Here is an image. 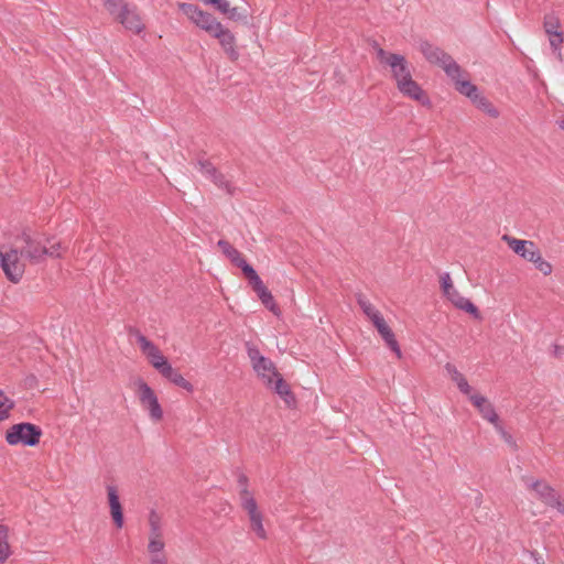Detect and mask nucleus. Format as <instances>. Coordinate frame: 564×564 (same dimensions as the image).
I'll return each mask as SVG.
<instances>
[{
	"label": "nucleus",
	"instance_id": "f257e3e1",
	"mask_svg": "<svg viewBox=\"0 0 564 564\" xmlns=\"http://www.w3.org/2000/svg\"><path fill=\"white\" fill-rule=\"evenodd\" d=\"M419 50L429 63L440 66L448 78H456L458 75H463L464 70L462 67L452 55L441 47L426 40H421L419 42Z\"/></svg>",
	"mask_w": 564,
	"mask_h": 564
},
{
	"label": "nucleus",
	"instance_id": "f03ea898",
	"mask_svg": "<svg viewBox=\"0 0 564 564\" xmlns=\"http://www.w3.org/2000/svg\"><path fill=\"white\" fill-rule=\"evenodd\" d=\"M42 430L32 423H18L12 425L6 433V441L10 445L22 444L35 446L40 443Z\"/></svg>",
	"mask_w": 564,
	"mask_h": 564
},
{
	"label": "nucleus",
	"instance_id": "7ed1b4c3",
	"mask_svg": "<svg viewBox=\"0 0 564 564\" xmlns=\"http://www.w3.org/2000/svg\"><path fill=\"white\" fill-rule=\"evenodd\" d=\"M128 333L131 336L137 338V341L140 346L141 351L148 358L149 362L160 373L165 370V367H169L170 364L167 359L163 356L161 350L149 340L138 328L130 326L128 328Z\"/></svg>",
	"mask_w": 564,
	"mask_h": 564
},
{
	"label": "nucleus",
	"instance_id": "20e7f679",
	"mask_svg": "<svg viewBox=\"0 0 564 564\" xmlns=\"http://www.w3.org/2000/svg\"><path fill=\"white\" fill-rule=\"evenodd\" d=\"M0 265L6 276L13 283H18L24 272V265L19 261V251L10 249L3 252L0 249Z\"/></svg>",
	"mask_w": 564,
	"mask_h": 564
},
{
	"label": "nucleus",
	"instance_id": "39448f33",
	"mask_svg": "<svg viewBox=\"0 0 564 564\" xmlns=\"http://www.w3.org/2000/svg\"><path fill=\"white\" fill-rule=\"evenodd\" d=\"M139 400L143 408L148 409L153 421H160L163 417V410L151 387L143 380L138 381Z\"/></svg>",
	"mask_w": 564,
	"mask_h": 564
},
{
	"label": "nucleus",
	"instance_id": "423d86ee",
	"mask_svg": "<svg viewBox=\"0 0 564 564\" xmlns=\"http://www.w3.org/2000/svg\"><path fill=\"white\" fill-rule=\"evenodd\" d=\"M214 39H217L224 52L230 61H237L239 53L236 47V39L231 31L219 21L214 20Z\"/></svg>",
	"mask_w": 564,
	"mask_h": 564
},
{
	"label": "nucleus",
	"instance_id": "0eeeda50",
	"mask_svg": "<svg viewBox=\"0 0 564 564\" xmlns=\"http://www.w3.org/2000/svg\"><path fill=\"white\" fill-rule=\"evenodd\" d=\"M543 26L546 34L549 35L550 45L553 48V52L555 53L557 59L562 61L563 58L561 45L563 43V33L560 30L561 23L558 18L553 14L545 15Z\"/></svg>",
	"mask_w": 564,
	"mask_h": 564
},
{
	"label": "nucleus",
	"instance_id": "6e6552de",
	"mask_svg": "<svg viewBox=\"0 0 564 564\" xmlns=\"http://www.w3.org/2000/svg\"><path fill=\"white\" fill-rule=\"evenodd\" d=\"M177 7L196 26L207 32L212 31V17L208 12L192 3L180 2Z\"/></svg>",
	"mask_w": 564,
	"mask_h": 564
},
{
	"label": "nucleus",
	"instance_id": "1a4fd4ad",
	"mask_svg": "<svg viewBox=\"0 0 564 564\" xmlns=\"http://www.w3.org/2000/svg\"><path fill=\"white\" fill-rule=\"evenodd\" d=\"M399 91L417 102H420L423 106H431V100L427 96V94L422 89V87L411 77L405 79L404 82H400L397 86Z\"/></svg>",
	"mask_w": 564,
	"mask_h": 564
},
{
	"label": "nucleus",
	"instance_id": "9d476101",
	"mask_svg": "<svg viewBox=\"0 0 564 564\" xmlns=\"http://www.w3.org/2000/svg\"><path fill=\"white\" fill-rule=\"evenodd\" d=\"M470 402L477 408L481 416L494 425L499 422V416L494 405L479 393H471L469 395Z\"/></svg>",
	"mask_w": 564,
	"mask_h": 564
},
{
	"label": "nucleus",
	"instance_id": "9b49d317",
	"mask_svg": "<svg viewBox=\"0 0 564 564\" xmlns=\"http://www.w3.org/2000/svg\"><path fill=\"white\" fill-rule=\"evenodd\" d=\"M25 246L21 249V254L29 258L33 262H40L45 256V246H41L31 238L25 231L20 236Z\"/></svg>",
	"mask_w": 564,
	"mask_h": 564
},
{
	"label": "nucleus",
	"instance_id": "f8f14e48",
	"mask_svg": "<svg viewBox=\"0 0 564 564\" xmlns=\"http://www.w3.org/2000/svg\"><path fill=\"white\" fill-rule=\"evenodd\" d=\"M373 326L384 340L386 345L395 352L398 358H401V349L398 340L395 339L394 333L386 323L383 316H377Z\"/></svg>",
	"mask_w": 564,
	"mask_h": 564
},
{
	"label": "nucleus",
	"instance_id": "ddd939ff",
	"mask_svg": "<svg viewBox=\"0 0 564 564\" xmlns=\"http://www.w3.org/2000/svg\"><path fill=\"white\" fill-rule=\"evenodd\" d=\"M251 366L256 373L263 380L267 387H271L273 379L280 375L274 364L264 356L261 359H258V361Z\"/></svg>",
	"mask_w": 564,
	"mask_h": 564
},
{
	"label": "nucleus",
	"instance_id": "4468645a",
	"mask_svg": "<svg viewBox=\"0 0 564 564\" xmlns=\"http://www.w3.org/2000/svg\"><path fill=\"white\" fill-rule=\"evenodd\" d=\"M214 10L231 22H243L247 19L246 10L241 11L238 7H231L229 0H214Z\"/></svg>",
	"mask_w": 564,
	"mask_h": 564
},
{
	"label": "nucleus",
	"instance_id": "2eb2a0df",
	"mask_svg": "<svg viewBox=\"0 0 564 564\" xmlns=\"http://www.w3.org/2000/svg\"><path fill=\"white\" fill-rule=\"evenodd\" d=\"M120 22L127 30L139 34L144 30V24L139 13L137 12L135 7H129L127 10L122 11L117 20Z\"/></svg>",
	"mask_w": 564,
	"mask_h": 564
},
{
	"label": "nucleus",
	"instance_id": "dca6fc26",
	"mask_svg": "<svg viewBox=\"0 0 564 564\" xmlns=\"http://www.w3.org/2000/svg\"><path fill=\"white\" fill-rule=\"evenodd\" d=\"M390 68L392 73V77L395 80L397 86L400 82H404L409 77L412 76L411 65L406 61V58L399 54L391 57Z\"/></svg>",
	"mask_w": 564,
	"mask_h": 564
},
{
	"label": "nucleus",
	"instance_id": "f3484780",
	"mask_svg": "<svg viewBox=\"0 0 564 564\" xmlns=\"http://www.w3.org/2000/svg\"><path fill=\"white\" fill-rule=\"evenodd\" d=\"M107 494L112 520L116 527L121 529L123 525V511L119 500L117 488L115 486H107Z\"/></svg>",
	"mask_w": 564,
	"mask_h": 564
},
{
	"label": "nucleus",
	"instance_id": "a211bd4d",
	"mask_svg": "<svg viewBox=\"0 0 564 564\" xmlns=\"http://www.w3.org/2000/svg\"><path fill=\"white\" fill-rule=\"evenodd\" d=\"M269 388L280 395L288 408H294L296 405V398L281 375L273 379V383Z\"/></svg>",
	"mask_w": 564,
	"mask_h": 564
},
{
	"label": "nucleus",
	"instance_id": "6ab92c4d",
	"mask_svg": "<svg viewBox=\"0 0 564 564\" xmlns=\"http://www.w3.org/2000/svg\"><path fill=\"white\" fill-rule=\"evenodd\" d=\"M530 487L536 492L539 499L550 507L552 502L560 496L557 491L543 480H534Z\"/></svg>",
	"mask_w": 564,
	"mask_h": 564
},
{
	"label": "nucleus",
	"instance_id": "aec40b11",
	"mask_svg": "<svg viewBox=\"0 0 564 564\" xmlns=\"http://www.w3.org/2000/svg\"><path fill=\"white\" fill-rule=\"evenodd\" d=\"M525 260L532 262L534 268L542 274L550 275L552 273V264L542 258L541 251L535 243L533 249L528 252Z\"/></svg>",
	"mask_w": 564,
	"mask_h": 564
},
{
	"label": "nucleus",
	"instance_id": "412c9836",
	"mask_svg": "<svg viewBox=\"0 0 564 564\" xmlns=\"http://www.w3.org/2000/svg\"><path fill=\"white\" fill-rule=\"evenodd\" d=\"M460 77H462V75H458L456 78H449V79L454 83L455 89L459 94L466 96L470 100H475V98H477L478 94H479L478 87L476 85H474L470 80L462 79Z\"/></svg>",
	"mask_w": 564,
	"mask_h": 564
},
{
	"label": "nucleus",
	"instance_id": "4be33fe9",
	"mask_svg": "<svg viewBox=\"0 0 564 564\" xmlns=\"http://www.w3.org/2000/svg\"><path fill=\"white\" fill-rule=\"evenodd\" d=\"M509 246V248L520 256L521 258L525 259L528 252L533 249V246L535 242L531 240H521L509 236H503L502 238Z\"/></svg>",
	"mask_w": 564,
	"mask_h": 564
},
{
	"label": "nucleus",
	"instance_id": "5701e85b",
	"mask_svg": "<svg viewBox=\"0 0 564 564\" xmlns=\"http://www.w3.org/2000/svg\"><path fill=\"white\" fill-rule=\"evenodd\" d=\"M445 370L448 372L452 380L456 382L459 391L469 397L471 394L473 389L468 384L466 378L457 370L455 365L447 362L445 365Z\"/></svg>",
	"mask_w": 564,
	"mask_h": 564
},
{
	"label": "nucleus",
	"instance_id": "b1692460",
	"mask_svg": "<svg viewBox=\"0 0 564 564\" xmlns=\"http://www.w3.org/2000/svg\"><path fill=\"white\" fill-rule=\"evenodd\" d=\"M240 501L242 509L248 513L249 519L256 516L261 514L258 510V505L251 492L248 488H241L240 490Z\"/></svg>",
	"mask_w": 564,
	"mask_h": 564
},
{
	"label": "nucleus",
	"instance_id": "393cba45",
	"mask_svg": "<svg viewBox=\"0 0 564 564\" xmlns=\"http://www.w3.org/2000/svg\"><path fill=\"white\" fill-rule=\"evenodd\" d=\"M161 375L175 386L183 388L187 391H191L193 388L191 382H188L176 369L172 368L171 365L169 367H165V370L162 371Z\"/></svg>",
	"mask_w": 564,
	"mask_h": 564
},
{
	"label": "nucleus",
	"instance_id": "a878e982",
	"mask_svg": "<svg viewBox=\"0 0 564 564\" xmlns=\"http://www.w3.org/2000/svg\"><path fill=\"white\" fill-rule=\"evenodd\" d=\"M217 246L220 248L221 252L228 259H230V261L238 268H240L242 265L241 261H246L245 258L241 256V253L234 246H231L228 241L220 239L217 242Z\"/></svg>",
	"mask_w": 564,
	"mask_h": 564
},
{
	"label": "nucleus",
	"instance_id": "bb28decb",
	"mask_svg": "<svg viewBox=\"0 0 564 564\" xmlns=\"http://www.w3.org/2000/svg\"><path fill=\"white\" fill-rule=\"evenodd\" d=\"M261 303L272 313L278 314L280 312L279 306L274 302V299L268 288L264 285H260L259 288L253 290Z\"/></svg>",
	"mask_w": 564,
	"mask_h": 564
},
{
	"label": "nucleus",
	"instance_id": "cd10ccee",
	"mask_svg": "<svg viewBox=\"0 0 564 564\" xmlns=\"http://www.w3.org/2000/svg\"><path fill=\"white\" fill-rule=\"evenodd\" d=\"M241 271L243 275L248 279L249 284L252 286V290L259 288L263 284L262 280L258 275L257 271L253 269L251 264H249L247 261H241Z\"/></svg>",
	"mask_w": 564,
	"mask_h": 564
},
{
	"label": "nucleus",
	"instance_id": "c85d7f7f",
	"mask_svg": "<svg viewBox=\"0 0 564 564\" xmlns=\"http://www.w3.org/2000/svg\"><path fill=\"white\" fill-rule=\"evenodd\" d=\"M9 529L7 525L0 524V564L4 563L11 554L8 541Z\"/></svg>",
	"mask_w": 564,
	"mask_h": 564
},
{
	"label": "nucleus",
	"instance_id": "c756f323",
	"mask_svg": "<svg viewBox=\"0 0 564 564\" xmlns=\"http://www.w3.org/2000/svg\"><path fill=\"white\" fill-rule=\"evenodd\" d=\"M357 303L365 313V315L375 324L377 316H382L381 313L362 295H357Z\"/></svg>",
	"mask_w": 564,
	"mask_h": 564
},
{
	"label": "nucleus",
	"instance_id": "7c9ffc66",
	"mask_svg": "<svg viewBox=\"0 0 564 564\" xmlns=\"http://www.w3.org/2000/svg\"><path fill=\"white\" fill-rule=\"evenodd\" d=\"M471 101L477 106V108L486 112L491 118H497L499 116V111L497 110V108H495L494 105L480 93L478 94V97Z\"/></svg>",
	"mask_w": 564,
	"mask_h": 564
},
{
	"label": "nucleus",
	"instance_id": "2f4dec72",
	"mask_svg": "<svg viewBox=\"0 0 564 564\" xmlns=\"http://www.w3.org/2000/svg\"><path fill=\"white\" fill-rule=\"evenodd\" d=\"M105 7L115 20H118L122 11L127 10L130 6L124 0H105Z\"/></svg>",
	"mask_w": 564,
	"mask_h": 564
},
{
	"label": "nucleus",
	"instance_id": "473e14b6",
	"mask_svg": "<svg viewBox=\"0 0 564 564\" xmlns=\"http://www.w3.org/2000/svg\"><path fill=\"white\" fill-rule=\"evenodd\" d=\"M214 185H216L218 188L224 189L225 193L229 196L234 195L236 187L231 185V183L226 180V177L223 174L217 173V171L214 169Z\"/></svg>",
	"mask_w": 564,
	"mask_h": 564
},
{
	"label": "nucleus",
	"instance_id": "72a5a7b5",
	"mask_svg": "<svg viewBox=\"0 0 564 564\" xmlns=\"http://www.w3.org/2000/svg\"><path fill=\"white\" fill-rule=\"evenodd\" d=\"M149 524L150 538H162L161 518L154 510H152L149 514Z\"/></svg>",
	"mask_w": 564,
	"mask_h": 564
},
{
	"label": "nucleus",
	"instance_id": "f704fd0d",
	"mask_svg": "<svg viewBox=\"0 0 564 564\" xmlns=\"http://www.w3.org/2000/svg\"><path fill=\"white\" fill-rule=\"evenodd\" d=\"M249 520H250V528L258 535V538H260L262 540L267 539V532L262 524V520H263L262 513L259 516L252 517Z\"/></svg>",
	"mask_w": 564,
	"mask_h": 564
},
{
	"label": "nucleus",
	"instance_id": "c9c22d12",
	"mask_svg": "<svg viewBox=\"0 0 564 564\" xmlns=\"http://www.w3.org/2000/svg\"><path fill=\"white\" fill-rule=\"evenodd\" d=\"M14 403L0 390V421L9 416Z\"/></svg>",
	"mask_w": 564,
	"mask_h": 564
},
{
	"label": "nucleus",
	"instance_id": "e433bc0d",
	"mask_svg": "<svg viewBox=\"0 0 564 564\" xmlns=\"http://www.w3.org/2000/svg\"><path fill=\"white\" fill-rule=\"evenodd\" d=\"M460 305L462 306H458V308L462 310V311L467 312L475 319H479L480 321L482 318L478 307L470 300L465 299Z\"/></svg>",
	"mask_w": 564,
	"mask_h": 564
},
{
	"label": "nucleus",
	"instance_id": "4c0bfd02",
	"mask_svg": "<svg viewBox=\"0 0 564 564\" xmlns=\"http://www.w3.org/2000/svg\"><path fill=\"white\" fill-rule=\"evenodd\" d=\"M246 349H247V355L251 361V365H253L254 362L258 361V359H261L263 357L261 355L259 348L251 341L246 343Z\"/></svg>",
	"mask_w": 564,
	"mask_h": 564
},
{
	"label": "nucleus",
	"instance_id": "58836bf2",
	"mask_svg": "<svg viewBox=\"0 0 564 564\" xmlns=\"http://www.w3.org/2000/svg\"><path fill=\"white\" fill-rule=\"evenodd\" d=\"M65 249L61 242H53L48 247L45 246V256L59 258Z\"/></svg>",
	"mask_w": 564,
	"mask_h": 564
},
{
	"label": "nucleus",
	"instance_id": "ea45409f",
	"mask_svg": "<svg viewBox=\"0 0 564 564\" xmlns=\"http://www.w3.org/2000/svg\"><path fill=\"white\" fill-rule=\"evenodd\" d=\"M164 549V542L162 538H150L148 550L151 554L161 553Z\"/></svg>",
	"mask_w": 564,
	"mask_h": 564
},
{
	"label": "nucleus",
	"instance_id": "a19ab883",
	"mask_svg": "<svg viewBox=\"0 0 564 564\" xmlns=\"http://www.w3.org/2000/svg\"><path fill=\"white\" fill-rule=\"evenodd\" d=\"M441 288H442L444 295L449 294V292L455 289L448 272H445L442 274Z\"/></svg>",
	"mask_w": 564,
	"mask_h": 564
},
{
	"label": "nucleus",
	"instance_id": "79ce46f5",
	"mask_svg": "<svg viewBox=\"0 0 564 564\" xmlns=\"http://www.w3.org/2000/svg\"><path fill=\"white\" fill-rule=\"evenodd\" d=\"M376 54H377V58L379 59V62L381 64H386L388 66L391 63V59H392L391 57L394 56V55H398L397 53L387 52L381 46H378Z\"/></svg>",
	"mask_w": 564,
	"mask_h": 564
},
{
	"label": "nucleus",
	"instance_id": "37998d69",
	"mask_svg": "<svg viewBox=\"0 0 564 564\" xmlns=\"http://www.w3.org/2000/svg\"><path fill=\"white\" fill-rule=\"evenodd\" d=\"M495 427L496 430L499 432V434L501 435V437L503 438V441L509 444L510 446L517 448V444H516V441L513 440L512 435L509 434L502 426L501 424L498 422L497 424H495Z\"/></svg>",
	"mask_w": 564,
	"mask_h": 564
},
{
	"label": "nucleus",
	"instance_id": "c03bdc74",
	"mask_svg": "<svg viewBox=\"0 0 564 564\" xmlns=\"http://www.w3.org/2000/svg\"><path fill=\"white\" fill-rule=\"evenodd\" d=\"M455 307L462 306L460 304L466 299L456 289L452 290L449 294L445 295Z\"/></svg>",
	"mask_w": 564,
	"mask_h": 564
},
{
	"label": "nucleus",
	"instance_id": "a18cd8bd",
	"mask_svg": "<svg viewBox=\"0 0 564 564\" xmlns=\"http://www.w3.org/2000/svg\"><path fill=\"white\" fill-rule=\"evenodd\" d=\"M550 507L556 509L561 514L564 516V498L562 499L561 496H558L554 502L550 505Z\"/></svg>",
	"mask_w": 564,
	"mask_h": 564
},
{
	"label": "nucleus",
	"instance_id": "49530a36",
	"mask_svg": "<svg viewBox=\"0 0 564 564\" xmlns=\"http://www.w3.org/2000/svg\"><path fill=\"white\" fill-rule=\"evenodd\" d=\"M151 564H166V558L162 554H152Z\"/></svg>",
	"mask_w": 564,
	"mask_h": 564
},
{
	"label": "nucleus",
	"instance_id": "de8ad7c7",
	"mask_svg": "<svg viewBox=\"0 0 564 564\" xmlns=\"http://www.w3.org/2000/svg\"><path fill=\"white\" fill-rule=\"evenodd\" d=\"M198 165H199L200 171H205L207 173H210V169H209L210 167V163H209L208 160H205V161L199 160L198 161Z\"/></svg>",
	"mask_w": 564,
	"mask_h": 564
},
{
	"label": "nucleus",
	"instance_id": "09e8293b",
	"mask_svg": "<svg viewBox=\"0 0 564 564\" xmlns=\"http://www.w3.org/2000/svg\"><path fill=\"white\" fill-rule=\"evenodd\" d=\"M563 354H564V346L554 345V351H553L554 357L560 358V357H562Z\"/></svg>",
	"mask_w": 564,
	"mask_h": 564
},
{
	"label": "nucleus",
	"instance_id": "8fccbe9b",
	"mask_svg": "<svg viewBox=\"0 0 564 564\" xmlns=\"http://www.w3.org/2000/svg\"><path fill=\"white\" fill-rule=\"evenodd\" d=\"M238 482L242 488H247L248 478L246 475L241 474L238 477Z\"/></svg>",
	"mask_w": 564,
	"mask_h": 564
},
{
	"label": "nucleus",
	"instance_id": "3c124183",
	"mask_svg": "<svg viewBox=\"0 0 564 564\" xmlns=\"http://www.w3.org/2000/svg\"><path fill=\"white\" fill-rule=\"evenodd\" d=\"M378 46H380V45L375 41L372 44V47L375 48L376 52H377Z\"/></svg>",
	"mask_w": 564,
	"mask_h": 564
},
{
	"label": "nucleus",
	"instance_id": "603ef678",
	"mask_svg": "<svg viewBox=\"0 0 564 564\" xmlns=\"http://www.w3.org/2000/svg\"><path fill=\"white\" fill-rule=\"evenodd\" d=\"M560 128L564 130V119L560 121Z\"/></svg>",
	"mask_w": 564,
	"mask_h": 564
}]
</instances>
